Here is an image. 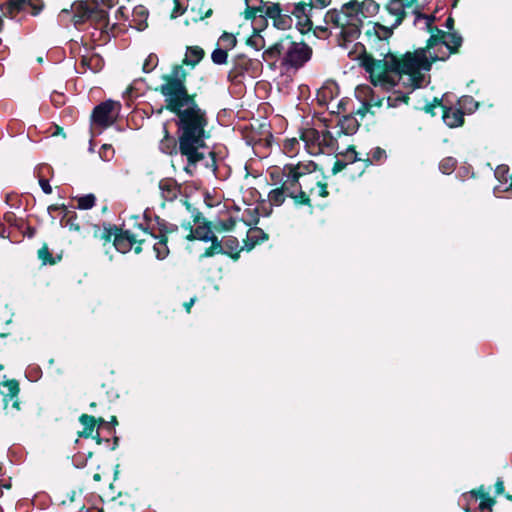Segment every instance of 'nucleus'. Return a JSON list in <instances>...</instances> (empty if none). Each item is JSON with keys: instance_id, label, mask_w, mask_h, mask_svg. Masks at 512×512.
Wrapping results in <instances>:
<instances>
[{"instance_id": "obj_23", "label": "nucleus", "mask_w": 512, "mask_h": 512, "mask_svg": "<svg viewBox=\"0 0 512 512\" xmlns=\"http://www.w3.org/2000/svg\"><path fill=\"white\" fill-rule=\"evenodd\" d=\"M203 56L204 51L199 46L187 47L183 63L191 67H194L202 60Z\"/></svg>"}, {"instance_id": "obj_4", "label": "nucleus", "mask_w": 512, "mask_h": 512, "mask_svg": "<svg viewBox=\"0 0 512 512\" xmlns=\"http://www.w3.org/2000/svg\"><path fill=\"white\" fill-rule=\"evenodd\" d=\"M369 75L371 74L369 73ZM370 78L375 87L386 91L388 95L381 97L367 85L358 86L355 90V96L361 102L362 107L359 108L356 113L362 117L365 116L367 112L374 113L373 108L381 107L384 99H386L388 107H397L400 104L406 103L408 94L413 91L405 85L400 84L398 78L395 79V84L390 88L381 85V83L373 79L372 76H370Z\"/></svg>"}, {"instance_id": "obj_37", "label": "nucleus", "mask_w": 512, "mask_h": 512, "mask_svg": "<svg viewBox=\"0 0 512 512\" xmlns=\"http://www.w3.org/2000/svg\"><path fill=\"white\" fill-rule=\"evenodd\" d=\"M459 105L469 113L474 112L478 107V103L471 96H464L460 98Z\"/></svg>"}, {"instance_id": "obj_63", "label": "nucleus", "mask_w": 512, "mask_h": 512, "mask_svg": "<svg viewBox=\"0 0 512 512\" xmlns=\"http://www.w3.org/2000/svg\"><path fill=\"white\" fill-rule=\"evenodd\" d=\"M111 423H113V424H116V423H117V419H116V417H115V416H113V417L111 418Z\"/></svg>"}, {"instance_id": "obj_10", "label": "nucleus", "mask_w": 512, "mask_h": 512, "mask_svg": "<svg viewBox=\"0 0 512 512\" xmlns=\"http://www.w3.org/2000/svg\"><path fill=\"white\" fill-rule=\"evenodd\" d=\"M418 1L417 0H389L386 5L388 13L395 17L393 27H397L401 24L403 18L409 13L417 12Z\"/></svg>"}, {"instance_id": "obj_51", "label": "nucleus", "mask_w": 512, "mask_h": 512, "mask_svg": "<svg viewBox=\"0 0 512 512\" xmlns=\"http://www.w3.org/2000/svg\"><path fill=\"white\" fill-rule=\"evenodd\" d=\"M495 492L497 495L504 492V482L501 479H498L495 483Z\"/></svg>"}, {"instance_id": "obj_13", "label": "nucleus", "mask_w": 512, "mask_h": 512, "mask_svg": "<svg viewBox=\"0 0 512 512\" xmlns=\"http://www.w3.org/2000/svg\"><path fill=\"white\" fill-rule=\"evenodd\" d=\"M391 34V29L382 26L379 23L372 24L371 21H367L365 36L371 44L379 42L382 46H385L386 43H384V41L387 40Z\"/></svg>"}, {"instance_id": "obj_32", "label": "nucleus", "mask_w": 512, "mask_h": 512, "mask_svg": "<svg viewBox=\"0 0 512 512\" xmlns=\"http://www.w3.org/2000/svg\"><path fill=\"white\" fill-rule=\"evenodd\" d=\"M386 157H387V155H386L385 150L380 147H376V148H373L369 152L368 158L366 161L369 162L370 164L381 163L386 159Z\"/></svg>"}, {"instance_id": "obj_33", "label": "nucleus", "mask_w": 512, "mask_h": 512, "mask_svg": "<svg viewBox=\"0 0 512 512\" xmlns=\"http://www.w3.org/2000/svg\"><path fill=\"white\" fill-rule=\"evenodd\" d=\"M209 241H211L212 245L204 252L203 257H211L224 252V248L216 236H213Z\"/></svg>"}, {"instance_id": "obj_25", "label": "nucleus", "mask_w": 512, "mask_h": 512, "mask_svg": "<svg viewBox=\"0 0 512 512\" xmlns=\"http://www.w3.org/2000/svg\"><path fill=\"white\" fill-rule=\"evenodd\" d=\"M414 15V25L419 27L422 30L432 31V24L435 20L434 16H428L421 14L419 12V7L417 8V12L412 13Z\"/></svg>"}, {"instance_id": "obj_24", "label": "nucleus", "mask_w": 512, "mask_h": 512, "mask_svg": "<svg viewBox=\"0 0 512 512\" xmlns=\"http://www.w3.org/2000/svg\"><path fill=\"white\" fill-rule=\"evenodd\" d=\"M266 239V234L263 232L262 229L258 227H252L247 232V240L245 243V247L250 250L252 249L257 243L260 241H263Z\"/></svg>"}, {"instance_id": "obj_6", "label": "nucleus", "mask_w": 512, "mask_h": 512, "mask_svg": "<svg viewBox=\"0 0 512 512\" xmlns=\"http://www.w3.org/2000/svg\"><path fill=\"white\" fill-rule=\"evenodd\" d=\"M312 56V49L303 42H293L286 37L268 49L262 57L265 61H276L281 58V66L287 71H296L303 67Z\"/></svg>"}, {"instance_id": "obj_2", "label": "nucleus", "mask_w": 512, "mask_h": 512, "mask_svg": "<svg viewBox=\"0 0 512 512\" xmlns=\"http://www.w3.org/2000/svg\"><path fill=\"white\" fill-rule=\"evenodd\" d=\"M175 116L179 151L187 159L184 169L192 174L196 164L204 158L202 149L205 148V140L209 137L208 116L197 103L176 113Z\"/></svg>"}, {"instance_id": "obj_36", "label": "nucleus", "mask_w": 512, "mask_h": 512, "mask_svg": "<svg viewBox=\"0 0 512 512\" xmlns=\"http://www.w3.org/2000/svg\"><path fill=\"white\" fill-rule=\"evenodd\" d=\"M212 62L216 65L227 63L228 53L226 49L216 48L211 54Z\"/></svg>"}, {"instance_id": "obj_3", "label": "nucleus", "mask_w": 512, "mask_h": 512, "mask_svg": "<svg viewBox=\"0 0 512 512\" xmlns=\"http://www.w3.org/2000/svg\"><path fill=\"white\" fill-rule=\"evenodd\" d=\"M379 11V5L373 0H365L361 3L351 1L342 6L341 10H329L325 15V23L340 28V36L344 43L356 40L365 27V21L375 16ZM346 46V44H342Z\"/></svg>"}, {"instance_id": "obj_41", "label": "nucleus", "mask_w": 512, "mask_h": 512, "mask_svg": "<svg viewBox=\"0 0 512 512\" xmlns=\"http://www.w3.org/2000/svg\"><path fill=\"white\" fill-rule=\"evenodd\" d=\"M291 22H292V19L289 16L280 14V16H278L274 20V25L278 29L285 30L291 26Z\"/></svg>"}, {"instance_id": "obj_7", "label": "nucleus", "mask_w": 512, "mask_h": 512, "mask_svg": "<svg viewBox=\"0 0 512 512\" xmlns=\"http://www.w3.org/2000/svg\"><path fill=\"white\" fill-rule=\"evenodd\" d=\"M306 151L313 156L333 154L338 149L337 139L326 129L305 128L300 134Z\"/></svg>"}, {"instance_id": "obj_43", "label": "nucleus", "mask_w": 512, "mask_h": 512, "mask_svg": "<svg viewBox=\"0 0 512 512\" xmlns=\"http://www.w3.org/2000/svg\"><path fill=\"white\" fill-rule=\"evenodd\" d=\"M64 226L69 228V230H73V231H79L80 230V226L77 223V217H76L75 214H73L71 216H68L64 220Z\"/></svg>"}, {"instance_id": "obj_64", "label": "nucleus", "mask_w": 512, "mask_h": 512, "mask_svg": "<svg viewBox=\"0 0 512 512\" xmlns=\"http://www.w3.org/2000/svg\"><path fill=\"white\" fill-rule=\"evenodd\" d=\"M275 173H276V171H271V172H270V175H271L272 179H275V178H276Z\"/></svg>"}, {"instance_id": "obj_62", "label": "nucleus", "mask_w": 512, "mask_h": 512, "mask_svg": "<svg viewBox=\"0 0 512 512\" xmlns=\"http://www.w3.org/2000/svg\"><path fill=\"white\" fill-rule=\"evenodd\" d=\"M141 250H142V248H141V246H140V245H139V246H137V247H135V252H136L137 254H138V253H140V252H141Z\"/></svg>"}, {"instance_id": "obj_49", "label": "nucleus", "mask_w": 512, "mask_h": 512, "mask_svg": "<svg viewBox=\"0 0 512 512\" xmlns=\"http://www.w3.org/2000/svg\"><path fill=\"white\" fill-rule=\"evenodd\" d=\"M8 407H9V411H7V413L12 412V410H14L16 412L20 410V403H19L17 397H15L14 399L8 398Z\"/></svg>"}, {"instance_id": "obj_20", "label": "nucleus", "mask_w": 512, "mask_h": 512, "mask_svg": "<svg viewBox=\"0 0 512 512\" xmlns=\"http://www.w3.org/2000/svg\"><path fill=\"white\" fill-rule=\"evenodd\" d=\"M93 7L88 5L84 1H77L72 5V11L74 13V22L81 23L84 22L90 15L93 13Z\"/></svg>"}, {"instance_id": "obj_39", "label": "nucleus", "mask_w": 512, "mask_h": 512, "mask_svg": "<svg viewBox=\"0 0 512 512\" xmlns=\"http://www.w3.org/2000/svg\"><path fill=\"white\" fill-rule=\"evenodd\" d=\"M158 65V57L156 54H150L147 56L143 63V71L149 73L153 71Z\"/></svg>"}, {"instance_id": "obj_38", "label": "nucleus", "mask_w": 512, "mask_h": 512, "mask_svg": "<svg viewBox=\"0 0 512 512\" xmlns=\"http://www.w3.org/2000/svg\"><path fill=\"white\" fill-rule=\"evenodd\" d=\"M456 166V160L452 157L443 159L439 164V169L443 174H450Z\"/></svg>"}, {"instance_id": "obj_26", "label": "nucleus", "mask_w": 512, "mask_h": 512, "mask_svg": "<svg viewBox=\"0 0 512 512\" xmlns=\"http://www.w3.org/2000/svg\"><path fill=\"white\" fill-rule=\"evenodd\" d=\"M81 65L95 73L102 69L104 63L103 59L99 55L94 54L91 56H83L81 59Z\"/></svg>"}, {"instance_id": "obj_45", "label": "nucleus", "mask_w": 512, "mask_h": 512, "mask_svg": "<svg viewBox=\"0 0 512 512\" xmlns=\"http://www.w3.org/2000/svg\"><path fill=\"white\" fill-rule=\"evenodd\" d=\"M344 158L347 161L346 163L353 164L358 161L357 152L353 148H348L346 153L344 154Z\"/></svg>"}, {"instance_id": "obj_28", "label": "nucleus", "mask_w": 512, "mask_h": 512, "mask_svg": "<svg viewBox=\"0 0 512 512\" xmlns=\"http://www.w3.org/2000/svg\"><path fill=\"white\" fill-rule=\"evenodd\" d=\"M163 131L165 136L159 143V149L165 154H172L176 149L175 139L168 134L165 125L163 126Z\"/></svg>"}, {"instance_id": "obj_5", "label": "nucleus", "mask_w": 512, "mask_h": 512, "mask_svg": "<svg viewBox=\"0 0 512 512\" xmlns=\"http://www.w3.org/2000/svg\"><path fill=\"white\" fill-rule=\"evenodd\" d=\"M186 75L183 66L175 65L170 74L162 76L163 83L157 89L164 97L166 109L173 114L196 103L186 88Z\"/></svg>"}, {"instance_id": "obj_44", "label": "nucleus", "mask_w": 512, "mask_h": 512, "mask_svg": "<svg viewBox=\"0 0 512 512\" xmlns=\"http://www.w3.org/2000/svg\"><path fill=\"white\" fill-rule=\"evenodd\" d=\"M113 153H114V150H113L112 146L108 145V144H104L101 147V150L99 152L100 157L106 161L110 160V158L113 156Z\"/></svg>"}, {"instance_id": "obj_59", "label": "nucleus", "mask_w": 512, "mask_h": 512, "mask_svg": "<svg viewBox=\"0 0 512 512\" xmlns=\"http://www.w3.org/2000/svg\"><path fill=\"white\" fill-rule=\"evenodd\" d=\"M132 94H133V89L132 87H128L125 92H124V96L126 97H132Z\"/></svg>"}, {"instance_id": "obj_53", "label": "nucleus", "mask_w": 512, "mask_h": 512, "mask_svg": "<svg viewBox=\"0 0 512 512\" xmlns=\"http://www.w3.org/2000/svg\"><path fill=\"white\" fill-rule=\"evenodd\" d=\"M39 258L42 259L44 262H46V258L50 256V253L48 251L47 247H43L38 251Z\"/></svg>"}, {"instance_id": "obj_1", "label": "nucleus", "mask_w": 512, "mask_h": 512, "mask_svg": "<svg viewBox=\"0 0 512 512\" xmlns=\"http://www.w3.org/2000/svg\"><path fill=\"white\" fill-rule=\"evenodd\" d=\"M462 42V36L456 31L446 32L436 28V33L430 36L426 48L407 52L402 60L389 52L384 54L383 59H375L365 54L361 59V66L385 87H392L398 78L400 84L415 90L429 82L427 73L432 63L446 60L458 50Z\"/></svg>"}, {"instance_id": "obj_42", "label": "nucleus", "mask_w": 512, "mask_h": 512, "mask_svg": "<svg viewBox=\"0 0 512 512\" xmlns=\"http://www.w3.org/2000/svg\"><path fill=\"white\" fill-rule=\"evenodd\" d=\"M310 194H316L320 197H326L328 195L327 185L321 182H317L315 187L311 188Z\"/></svg>"}, {"instance_id": "obj_15", "label": "nucleus", "mask_w": 512, "mask_h": 512, "mask_svg": "<svg viewBox=\"0 0 512 512\" xmlns=\"http://www.w3.org/2000/svg\"><path fill=\"white\" fill-rule=\"evenodd\" d=\"M508 171L509 168L506 165H499L494 171V175L500 183L494 188V194L496 197H503V193L512 190V178H508Z\"/></svg>"}, {"instance_id": "obj_54", "label": "nucleus", "mask_w": 512, "mask_h": 512, "mask_svg": "<svg viewBox=\"0 0 512 512\" xmlns=\"http://www.w3.org/2000/svg\"><path fill=\"white\" fill-rule=\"evenodd\" d=\"M445 28L448 30L447 32L454 31V20L452 17H448L444 24Z\"/></svg>"}, {"instance_id": "obj_9", "label": "nucleus", "mask_w": 512, "mask_h": 512, "mask_svg": "<svg viewBox=\"0 0 512 512\" xmlns=\"http://www.w3.org/2000/svg\"><path fill=\"white\" fill-rule=\"evenodd\" d=\"M139 227L143 230L146 237L139 240V244H147L152 246L153 251L155 253V257L158 260H164L169 255V248L167 245V237L166 233L168 231H173L176 229V226L171 225V228L165 227L164 230H160V235L157 236L153 232L148 231V228L144 227L143 224H140Z\"/></svg>"}, {"instance_id": "obj_56", "label": "nucleus", "mask_w": 512, "mask_h": 512, "mask_svg": "<svg viewBox=\"0 0 512 512\" xmlns=\"http://www.w3.org/2000/svg\"><path fill=\"white\" fill-rule=\"evenodd\" d=\"M316 5H319L320 8H324L329 4V0H314Z\"/></svg>"}, {"instance_id": "obj_55", "label": "nucleus", "mask_w": 512, "mask_h": 512, "mask_svg": "<svg viewBox=\"0 0 512 512\" xmlns=\"http://www.w3.org/2000/svg\"><path fill=\"white\" fill-rule=\"evenodd\" d=\"M225 246L230 248L231 250H234V249H237L238 247V241L237 239H228L226 242H225Z\"/></svg>"}, {"instance_id": "obj_19", "label": "nucleus", "mask_w": 512, "mask_h": 512, "mask_svg": "<svg viewBox=\"0 0 512 512\" xmlns=\"http://www.w3.org/2000/svg\"><path fill=\"white\" fill-rule=\"evenodd\" d=\"M137 242L135 236L129 231H125L115 237L114 246L117 251L127 253L132 249V246Z\"/></svg>"}, {"instance_id": "obj_61", "label": "nucleus", "mask_w": 512, "mask_h": 512, "mask_svg": "<svg viewBox=\"0 0 512 512\" xmlns=\"http://www.w3.org/2000/svg\"><path fill=\"white\" fill-rule=\"evenodd\" d=\"M57 209H59L58 206H49L48 211L50 212L52 210H57Z\"/></svg>"}, {"instance_id": "obj_16", "label": "nucleus", "mask_w": 512, "mask_h": 512, "mask_svg": "<svg viewBox=\"0 0 512 512\" xmlns=\"http://www.w3.org/2000/svg\"><path fill=\"white\" fill-rule=\"evenodd\" d=\"M248 9H251L255 12L265 13V15L273 20H275L281 14V9L279 4H270L266 5L262 0H245Z\"/></svg>"}, {"instance_id": "obj_47", "label": "nucleus", "mask_w": 512, "mask_h": 512, "mask_svg": "<svg viewBox=\"0 0 512 512\" xmlns=\"http://www.w3.org/2000/svg\"><path fill=\"white\" fill-rule=\"evenodd\" d=\"M470 495L472 497H475V498H481V499H485V498H488V493L486 492L485 488L483 486H481L480 488H478L477 490H473L470 492Z\"/></svg>"}, {"instance_id": "obj_29", "label": "nucleus", "mask_w": 512, "mask_h": 512, "mask_svg": "<svg viewBox=\"0 0 512 512\" xmlns=\"http://www.w3.org/2000/svg\"><path fill=\"white\" fill-rule=\"evenodd\" d=\"M80 422L84 426V430L79 433L80 437H90L94 431L96 420L93 416L83 414L80 417Z\"/></svg>"}, {"instance_id": "obj_18", "label": "nucleus", "mask_w": 512, "mask_h": 512, "mask_svg": "<svg viewBox=\"0 0 512 512\" xmlns=\"http://www.w3.org/2000/svg\"><path fill=\"white\" fill-rule=\"evenodd\" d=\"M444 108V112H443V121L444 123L450 127V128H455V127H459L463 124V116H464V113L460 110V109H456V108H447V107H443Z\"/></svg>"}, {"instance_id": "obj_22", "label": "nucleus", "mask_w": 512, "mask_h": 512, "mask_svg": "<svg viewBox=\"0 0 512 512\" xmlns=\"http://www.w3.org/2000/svg\"><path fill=\"white\" fill-rule=\"evenodd\" d=\"M338 126L340 128L339 133L351 135L357 131L359 124L353 116L345 115L338 120Z\"/></svg>"}, {"instance_id": "obj_57", "label": "nucleus", "mask_w": 512, "mask_h": 512, "mask_svg": "<svg viewBox=\"0 0 512 512\" xmlns=\"http://www.w3.org/2000/svg\"><path fill=\"white\" fill-rule=\"evenodd\" d=\"M234 224H235V221L233 219H229L227 221V223L224 224V228L227 229V230L232 229Z\"/></svg>"}, {"instance_id": "obj_14", "label": "nucleus", "mask_w": 512, "mask_h": 512, "mask_svg": "<svg viewBox=\"0 0 512 512\" xmlns=\"http://www.w3.org/2000/svg\"><path fill=\"white\" fill-rule=\"evenodd\" d=\"M316 168L317 165L312 160L299 162L297 164L289 163L284 165L282 175H291L294 179L297 178L299 180L302 176L314 172Z\"/></svg>"}, {"instance_id": "obj_48", "label": "nucleus", "mask_w": 512, "mask_h": 512, "mask_svg": "<svg viewBox=\"0 0 512 512\" xmlns=\"http://www.w3.org/2000/svg\"><path fill=\"white\" fill-rule=\"evenodd\" d=\"M185 11V8H183L178 0H174V9L171 13V18H176L180 15H182Z\"/></svg>"}, {"instance_id": "obj_11", "label": "nucleus", "mask_w": 512, "mask_h": 512, "mask_svg": "<svg viewBox=\"0 0 512 512\" xmlns=\"http://www.w3.org/2000/svg\"><path fill=\"white\" fill-rule=\"evenodd\" d=\"M116 105H118V103L112 100H107L97 105L93 109L92 113L93 123L102 128H107L111 126L115 121V115L113 112L115 110Z\"/></svg>"}, {"instance_id": "obj_8", "label": "nucleus", "mask_w": 512, "mask_h": 512, "mask_svg": "<svg viewBox=\"0 0 512 512\" xmlns=\"http://www.w3.org/2000/svg\"><path fill=\"white\" fill-rule=\"evenodd\" d=\"M183 206L185 207L186 211L190 214V217L192 218V221H183L181 224L182 227L189 232L186 238L188 240L197 239L206 242L212 239L214 234L210 227L205 222L201 213L198 212L186 201L183 202Z\"/></svg>"}, {"instance_id": "obj_58", "label": "nucleus", "mask_w": 512, "mask_h": 512, "mask_svg": "<svg viewBox=\"0 0 512 512\" xmlns=\"http://www.w3.org/2000/svg\"><path fill=\"white\" fill-rule=\"evenodd\" d=\"M194 302H195V299H194V298H191L189 302H186V303L184 304V307H185V309H186V311H187V312H189V311H190V308H191V306L194 304Z\"/></svg>"}, {"instance_id": "obj_30", "label": "nucleus", "mask_w": 512, "mask_h": 512, "mask_svg": "<svg viewBox=\"0 0 512 512\" xmlns=\"http://www.w3.org/2000/svg\"><path fill=\"white\" fill-rule=\"evenodd\" d=\"M287 193L282 187L271 190L268 194V200L271 205L280 206L284 203Z\"/></svg>"}, {"instance_id": "obj_60", "label": "nucleus", "mask_w": 512, "mask_h": 512, "mask_svg": "<svg viewBox=\"0 0 512 512\" xmlns=\"http://www.w3.org/2000/svg\"><path fill=\"white\" fill-rule=\"evenodd\" d=\"M9 0H0V10L4 12V5H6Z\"/></svg>"}, {"instance_id": "obj_46", "label": "nucleus", "mask_w": 512, "mask_h": 512, "mask_svg": "<svg viewBox=\"0 0 512 512\" xmlns=\"http://www.w3.org/2000/svg\"><path fill=\"white\" fill-rule=\"evenodd\" d=\"M494 503H495V501L493 499H491L490 497L482 499L479 504V509L481 511L491 510Z\"/></svg>"}, {"instance_id": "obj_31", "label": "nucleus", "mask_w": 512, "mask_h": 512, "mask_svg": "<svg viewBox=\"0 0 512 512\" xmlns=\"http://www.w3.org/2000/svg\"><path fill=\"white\" fill-rule=\"evenodd\" d=\"M247 45L255 51H260L265 47V40L259 31H255L248 39Z\"/></svg>"}, {"instance_id": "obj_12", "label": "nucleus", "mask_w": 512, "mask_h": 512, "mask_svg": "<svg viewBox=\"0 0 512 512\" xmlns=\"http://www.w3.org/2000/svg\"><path fill=\"white\" fill-rule=\"evenodd\" d=\"M283 177L285 180L281 187L287 193V196L292 198L296 204L310 205V199L302 190L299 180L297 178L294 179L291 175H283Z\"/></svg>"}, {"instance_id": "obj_27", "label": "nucleus", "mask_w": 512, "mask_h": 512, "mask_svg": "<svg viewBox=\"0 0 512 512\" xmlns=\"http://www.w3.org/2000/svg\"><path fill=\"white\" fill-rule=\"evenodd\" d=\"M282 150L285 155L293 158L298 155L300 151V141L297 138H289L283 142Z\"/></svg>"}, {"instance_id": "obj_34", "label": "nucleus", "mask_w": 512, "mask_h": 512, "mask_svg": "<svg viewBox=\"0 0 512 512\" xmlns=\"http://www.w3.org/2000/svg\"><path fill=\"white\" fill-rule=\"evenodd\" d=\"M237 40L233 34L223 33L219 38V44L222 46V49L231 50L236 46Z\"/></svg>"}, {"instance_id": "obj_52", "label": "nucleus", "mask_w": 512, "mask_h": 512, "mask_svg": "<svg viewBox=\"0 0 512 512\" xmlns=\"http://www.w3.org/2000/svg\"><path fill=\"white\" fill-rule=\"evenodd\" d=\"M346 165H347L346 162H343L341 160H337L335 165H334V167H333V172L337 173V172L341 171L342 169L345 168Z\"/></svg>"}, {"instance_id": "obj_40", "label": "nucleus", "mask_w": 512, "mask_h": 512, "mask_svg": "<svg viewBox=\"0 0 512 512\" xmlns=\"http://www.w3.org/2000/svg\"><path fill=\"white\" fill-rule=\"evenodd\" d=\"M242 218L246 222L247 225L257 224V222H258L257 209L256 208H247L244 211Z\"/></svg>"}, {"instance_id": "obj_50", "label": "nucleus", "mask_w": 512, "mask_h": 512, "mask_svg": "<svg viewBox=\"0 0 512 512\" xmlns=\"http://www.w3.org/2000/svg\"><path fill=\"white\" fill-rule=\"evenodd\" d=\"M39 185H40L42 191L45 194H51L52 193V187L49 184V181L47 179H40L39 180Z\"/></svg>"}, {"instance_id": "obj_35", "label": "nucleus", "mask_w": 512, "mask_h": 512, "mask_svg": "<svg viewBox=\"0 0 512 512\" xmlns=\"http://www.w3.org/2000/svg\"><path fill=\"white\" fill-rule=\"evenodd\" d=\"M96 198L93 194L81 196L77 200V207L81 210L91 209L95 205Z\"/></svg>"}, {"instance_id": "obj_21", "label": "nucleus", "mask_w": 512, "mask_h": 512, "mask_svg": "<svg viewBox=\"0 0 512 512\" xmlns=\"http://www.w3.org/2000/svg\"><path fill=\"white\" fill-rule=\"evenodd\" d=\"M1 394L4 396V409L9 411L8 398L14 399L19 393V384L15 380H8L0 384Z\"/></svg>"}, {"instance_id": "obj_17", "label": "nucleus", "mask_w": 512, "mask_h": 512, "mask_svg": "<svg viewBox=\"0 0 512 512\" xmlns=\"http://www.w3.org/2000/svg\"><path fill=\"white\" fill-rule=\"evenodd\" d=\"M159 189L161 191L162 198L166 201H173L180 193V186L176 180L172 178H164L160 180Z\"/></svg>"}]
</instances>
